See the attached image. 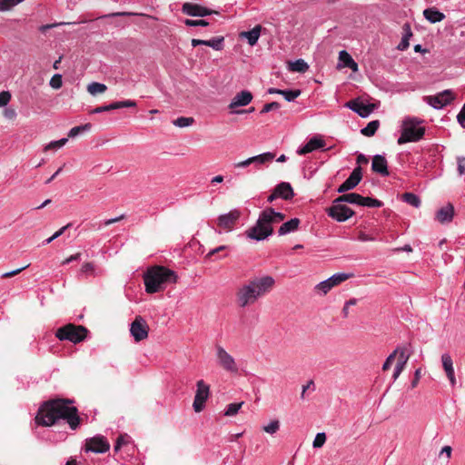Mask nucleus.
Masks as SVG:
<instances>
[{"label":"nucleus","instance_id":"nucleus-1","mask_svg":"<svg viewBox=\"0 0 465 465\" xmlns=\"http://www.w3.org/2000/svg\"><path fill=\"white\" fill-rule=\"evenodd\" d=\"M70 401L54 400L45 402L39 409L35 417L38 424L43 426H52L60 419L66 420L72 430H75L79 425V417L77 409L70 406Z\"/></svg>","mask_w":465,"mask_h":465},{"label":"nucleus","instance_id":"nucleus-2","mask_svg":"<svg viewBox=\"0 0 465 465\" xmlns=\"http://www.w3.org/2000/svg\"><path fill=\"white\" fill-rule=\"evenodd\" d=\"M275 286L272 276L263 274L254 276L242 284L235 292V301L240 308H246L256 303L269 294Z\"/></svg>","mask_w":465,"mask_h":465},{"label":"nucleus","instance_id":"nucleus-3","mask_svg":"<svg viewBox=\"0 0 465 465\" xmlns=\"http://www.w3.org/2000/svg\"><path fill=\"white\" fill-rule=\"evenodd\" d=\"M284 218L283 213L275 212L272 208H267L260 213L256 223L246 230L244 233L248 239L257 242L263 241L272 234V224L282 222Z\"/></svg>","mask_w":465,"mask_h":465},{"label":"nucleus","instance_id":"nucleus-4","mask_svg":"<svg viewBox=\"0 0 465 465\" xmlns=\"http://www.w3.org/2000/svg\"><path fill=\"white\" fill-rule=\"evenodd\" d=\"M177 279V274L164 266L150 267L143 274L145 291L150 294L163 291L166 284L175 283Z\"/></svg>","mask_w":465,"mask_h":465},{"label":"nucleus","instance_id":"nucleus-5","mask_svg":"<svg viewBox=\"0 0 465 465\" xmlns=\"http://www.w3.org/2000/svg\"><path fill=\"white\" fill-rule=\"evenodd\" d=\"M423 120L414 116H406L401 121V135L398 138V144L415 143L421 140L425 134Z\"/></svg>","mask_w":465,"mask_h":465},{"label":"nucleus","instance_id":"nucleus-6","mask_svg":"<svg viewBox=\"0 0 465 465\" xmlns=\"http://www.w3.org/2000/svg\"><path fill=\"white\" fill-rule=\"evenodd\" d=\"M87 330L82 325L66 324L57 329L56 338L60 341H70L74 343L82 341L86 336Z\"/></svg>","mask_w":465,"mask_h":465},{"label":"nucleus","instance_id":"nucleus-7","mask_svg":"<svg viewBox=\"0 0 465 465\" xmlns=\"http://www.w3.org/2000/svg\"><path fill=\"white\" fill-rule=\"evenodd\" d=\"M215 358L218 366L223 371L232 374L239 371V367L233 356L220 344L215 345Z\"/></svg>","mask_w":465,"mask_h":465},{"label":"nucleus","instance_id":"nucleus-8","mask_svg":"<svg viewBox=\"0 0 465 465\" xmlns=\"http://www.w3.org/2000/svg\"><path fill=\"white\" fill-rule=\"evenodd\" d=\"M353 277L352 273L339 272L331 275L330 278L319 282L315 286V291L322 295L327 294L333 287L341 284L348 279Z\"/></svg>","mask_w":465,"mask_h":465},{"label":"nucleus","instance_id":"nucleus-9","mask_svg":"<svg viewBox=\"0 0 465 465\" xmlns=\"http://www.w3.org/2000/svg\"><path fill=\"white\" fill-rule=\"evenodd\" d=\"M210 396V386L200 380L196 382V392L193 403V408L195 412H201L204 407L205 402Z\"/></svg>","mask_w":465,"mask_h":465},{"label":"nucleus","instance_id":"nucleus-10","mask_svg":"<svg viewBox=\"0 0 465 465\" xmlns=\"http://www.w3.org/2000/svg\"><path fill=\"white\" fill-rule=\"evenodd\" d=\"M455 97L456 95L453 94V92L450 89H447L437 94L436 95L425 96L424 100L433 108L441 109L450 104L455 99Z\"/></svg>","mask_w":465,"mask_h":465},{"label":"nucleus","instance_id":"nucleus-11","mask_svg":"<svg viewBox=\"0 0 465 465\" xmlns=\"http://www.w3.org/2000/svg\"><path fill=\"white\" fill-rule=\"evenodd\" d=\"M241 214L240 210L233 209L227 213L219 215L216 219L218 227L227 232L232 231L239 221Z\"/></svg>","mask_w":465,"mask_h":465},{"label":"nucleus","instance_id":"nucleus-12","mask_svg":"<svg viewBox=\"0 0 465 465\" xmlns=\"http://www.w3.org/2000/svg\"><path fill=\"white\" fill-rule=\"evenodd\" d=\"M149 326L141 316H136L131 323L130 332L135 341H141L148 337Z\"/></svg>","mask_w":465,"mask_h":465},{"label":"nucleus","instance_id":"nucleus-13","mask_svg":"<svg viewBox=\"0 0 465 465\" xmlns=\"http://www.w3.org/2000/svg\"><path fill=\"white\" fill-rule=\"evenodd\" d=\"M327 213L337 222H345L354 214V212L342 203H336L335 200L334 204L327 210Z\"/></svg>","mask_w":465,"mask_h":465},{"label":"nucleus","instance_id":"nucleus-14","mask_svg":"<svg viewBox=\"0 0 465 465\" xmlns=\"http://www.w3.org/2000/svg\"><path fill=\"white\" fill-rule=\"evenodd\" d=\"M110 448L107 440L103 436H94L86 440L85 451H92L95 453L106 452Z\"/></svg>","mask_w":465,"mask_h":465},{"label":"nucleus","instance_id":"nucleus-15","mask_svg":"<svg viewBox=\"0 0 465 465\" xmlns=\"http://www.w3.org/2000/svg\"><path fill=\"white\" fill-rule=\"evenodd\" d=\"M346 107L358 114L361 117H368L374 110V104H364L359 99L349 101L345 104Z\"/></svg>","mask_w":465,"mask_h":465},{"label":"nucleus","instance_id":"nucleus-16","mask_svg":"<svg viewBox=\"0 0 465 465\" xmlns=\"http://www.w3.org/2000/svg\"><path fill=\"white\" fill-rule=\"evenodd\" d=\"M362 178L361 168H354L350 176L339 186L338 193H344L356 187Z\"/></svg>","mask_w":465,"mask_h":465},{"label":"nucleus","instance_id":"nucleus-17","mask_svg":"<svg viewBox=\"0 0 465 465\" xmlns=\"http://www.w3.org/2000/svg\"><path fill=\"white\" fill-rule=\"evenodd\" d=\"M182 11L183 14L190 15V16H206L213 13H215L214 11H212L204 6H202L197 4L193 3H184L182 6Z\"/></svg>","mask_w":465,"mask_h":465},{"label":"nucleus","instance_id":"nucleus-18","mask_svg":"<svg viewBox=\"0 0 465 465\" xmlns=\"http://www.w3.org/2000/svg\"><path fill=\"white\" fill-rule=\"evenodd\" d=\"M252 93L250 91L243 90L235 94V96L232 98V100L229 104L228 107L230 109H234L236 107L245 106V105L249 104L252 102Z\"/></svg>","mask_w":465,"mask_h":465},{"label":"nucleus","instance_id":"nucleus-19","mask_svg":"<svg viewBox=\"0 0 465 465\" xmlns=\"http://www.w3.org/2000/svg\"><path fill=\"white\" fill-rule=\"evenodd\" d=\"M134 106H136V103L133 100L119 101V102L112 103L108 105H103V106L96 107L92 111V114H100V113L108 112L111 110L126 108V107H134Z\"/></svg>","mask_w":465,"mask_h":465},{"label":"nucleus","instance_id":"nucleus-20","mask_svg":"<svg viewBox=\"0 0 465 465\" xmlns=\"http://www.w3.org/2000/svg\"><path fill=\"white\" fill-rule=\"evenodd\" d=\"M441 362L443 370L448 377L450 383L452 387L456 385V378L453 368V361L449 353H444L441 355Z\"/></svg>","mask_w":465,"mask_h":465},{"label":"nucleus","instance_id":"nucleus-21","mask_svg":"<svg viewBox=\"0 0 465 465\" xmlns=\"http://www.w3.org/2000/svg\"><path fill=\"white\" fill-rule=\"evenodd\" d=\"M409 358H410V353L407 351L406 348L401 347V351H399V359L396 363V366H395V369L393 371V375H392V379L394 381L399 378L401 373L405 369Z\"/></svg>","mask_w":465,"mask_h":465},{"label":"nucleus","instance_id":"nucleus-22","mask_svg":"<svg viewBox=\"0 0 465 465\" xmlns=\"http://www.w3.org/2000/svg\"><path fill=\"white\" fill-rule=\"evenodd\" d=\"M325 145V142L320 137H312L311 138L307 143L299 148L297 153L300 155H303L309 153H312L317 149H321Z\"/></svg>","mask_w":465,"mask_h":465},{"label":"nucleus","instance_id":"nucleus-23","mask_svg":"<svg viewBox=\"0 0 465 465\" xmlns=\"http://www.w3.org/2000/svg\"><path fill=\"white\" fill-rule=\"evenodd\" d=\"M371 169L374 173H380L382 176L389 174L387 161L385 157L381 154L373 156Z\"/></svg>","mask_w":465,"mask_h":465},{"label":"nucleus","instance_id":"nucleus-24","mask_svg":"<svg viewBox=\"0 0 465 465\" xmlns=\"http://www.w3.org/2000/svg\"><path fill=\"white\" fill-rule=\"evenodd\" d=\"M223 41L224 38L223 36L213 37L210 40L193 39L192 45L193 47L197 45H206L212 47L216 51H220L223 48Z\"/></svg>","mask_w":465,"mask_h":465},{"label":"nucleus","instance_id":"nucleus-25","mask_svg":"<svg viewBox=\"0 0 465 465\" xmlns=\"http://www.w3.org/2000/svg\"><path fill=\"white\" fill-rule=\"evenodd\" d=\"M454 216V207L448 203L436 213V220L440 223H449Z\"/></svg>","mask_w":465,"mask_h":465},{"label":"nucleus","instance_id":"nucleus-26","mask_svg":"<svg viewBox=\"0 0 465 465\" xmlns=\"http://www.w3.org/2000/svg\"><path fill=\"white\" fill-rule=\"evenodd\" d=\"M262 29V25H257L250 31L242 32L240 34V37L246 38L248 41V44L251 46H253L257 44V42L259 40Z\"/></svg>","mask_w":465,"mask_h":465},{"label":"nucleus","instance_id":"nucleus-27","mask_svg":"<svg viewBox=\"0 0 465 465\" xmlns=\"http://www.w3.org/2000/svg\"><path fill=\"white\" fill-rule=\"evenodd\" d=\"M274 190L278 194V197L283 200H290L294 195L292 187L289 183L286 182H282L279 183Z\"/></svg>","mask_w":465,"mask_h":465},{"label":"nucleus","instance_id":"nucleus-28","mask_svg":"<svg viewBox=\"0 0 465 465\" xmlns=\"http://www.w3.org/2000/svg\"><path fill=\"white\" fill-rule=\"evenodd\" d=\"M300 223L301 222L298 218H292L290 221L283 223L278 230V234L282 236L295 232L299 228Z\"/></svg>","mask_w":465,"mask_h":465},{"label":"nucleus","instance_id":"nucleus-29","mask_svg":"<svg viewBox=\"0 0 465 465\" xmlns=\"http://www.w3.org/2000/svg\"><path fill=\"white\" fill-rule=\"evenodd\" d=\"M423 16L431 24L441 22L445 18V15L435 7L425 9L423 11Z\"/></svg>","mask_w":465,"mask_h":465},{"label":"nucleus","instance_id":"nucleus-30","mask_svg":"<svg viewBox=\"0 0 465 465\" xmlns=\"http://www.w3.org/2000/svg\"><path fill=\"white\" fill-rule=\"evenodd\" d=\"M275 157V153L267 152L261 153L259 155L252 156V164H253L256 168H259L261 165L268 163L272 162Z\"/></svg>","mask_w":465,"mask_h":465},{"label":"nucleus","instance_id":"nucleus-31","mask_svg":"<svg viewBox=\"0 0 465 465\" xmlns=\"http://www.w3.org/2000/svg\"><path fill=\"white\" fill-rule=\"evenodd\" d=\"M339 60L341 63H342L343 67H348L351 69L353 72L358 71L357 63L352 59V57L348 52L344 50L341 51L339 53Z\"/></svg>","mask_w":465,"mask_h":465},{"label":"nucleus","instance_id":"nucleus-32","mask_svg":"<svg viewBox=\"0 0 465 465\" xmlns=\"http://www.w3.org/2000/svg\"><path fill=\"white\" fill-rule=\"evenodd\" d=\"M362 197L363 196H361L358 193H351L343 194V195L340 196L339 198H337L336 203H349L351 204L360 205V203L362 201Z\"/></svg>","mask_w":465,"mask_h":465},{"label":"nucleus","instance_id":"nucleus-33","mask_svg":"<svg viewBox=\"0 0 465 465\" xmlns=\"http://www.w3.org/2000/svg\"><path fill=\"white\" fill-rule=\"evenodd\" d=\"M308 64L302 59H298L289 64V69L292 72L304 73L308 70Z\"/></svg>","mask_w":465,"mask_h":465},{"label":"nucleus","instance_id":"nucleus-34","mask_svg":"<svg viewBox=\"0 0 465 465\" xmlns=\"http://www.w3.org/2000/svg\"><path fill=\"white\" fill-rule=\"evenodd\" d=\"M379 126L380 122L378 120L371 121L364 128L361 130V133L365 136L371 137L374 135Z\"/></svg>","mask_w":465,"mask_h":465},{"label":"nucleus","instance_id":"nucleus-35","mask_svg":"<svg viewBox=\"0 0 465 465\" xmlns=\"http://www.w3.org/2000/svg\"><path fill=\"white\" fill-rule=\"evenodd\" d=\"M404 29H405V34L402 36L401 41L400 42V44L397 46V49L401 50V51H404V50H406L409 47V45H410V42H409L410 41V37L412 35L411 28H410L409 25H405Z\"/></svg>","mask_w":465,"mask_h":465},{"label":"nucleus","instance_id":"nucleus-36","mask_svg":"<svg viewBox=\"0 0 465 465\" xmlns=\"http://www.w3.org/2000/svg\"><path fill=\"white\" fill-rule=\"evenodd\" d=\"M80 274L88 277V276H95L98 274L95 265L93 262H85L82 265L80 270Z\"/></svg>","mask_w":465,"mask_h":465},{"label":"nucleus","instance_id":"nucleus-37","mask_svg":"<svg viewBox=\"0 0 465 465\" xmlns=\"http://www.w3.org/2000/svg\"><path fill=\"white\" fill-rule=\"evenodd\" d=\"M106 89H107V87L105 84L97 83V82H93V83L89 84L87 86V91L92 95L103 94L106 91Z\"/></svg>","mask_w":465,"mask_h":465},{"label":"nucleus","instance_id":"nucleus-38","mask_svg":"<svg viewBox=\"0 0 465 465\" xmlns=\"http://www.w3.org/2000/svg\"><path fill=\"white\" fill-rule=\"evenodd\" d=\"M280 420H272L268 424L262 426V430L270 435H274L280 430Z\"/></svg>","mask_w":465,"mask_h":465},{"label":"nucleus","instance_id":"nucleus-39","mask_svg":"<svg viewBox=\"0 0 465 465\" xmlns=\"http://www.w3.org/2000/svg\"><path fill=\"white\" fill-rule=\"evenodd\" d=\"M402 199L405 203H409L413 207H419L420 205V198L412 193H405L402 194Z\"/></svg>","mask_w":465,"mask_h":465},{"label":"nucleus","instance_id":"nucleus-40","mask_svg":"<svg viewBox=\"0 0 465 465\" xmlns=\"http://www.w3.org/2000/svg\"><path fill=\"white\" fill-rule=\"evenodd\" d=\"M399 351H401V347H397L385 360L384 363L382 364V371H387L391 369L396 356L399 354Z\"/></svg>","mask_w":465,"mask_h":465},{"label":"nucleus","instance_id":"nucleus-41","mask_svg":"<svg viewBox=\"0 0 465 465\" xmlns=\"http://www.w3.org/2000/svg\"><path fill=\"white\" fill-rule=\"evenodd\" d=\"M243 401L238 402V403H230L226 410L224 411V416L232 417L238 413L239 410L243 405Z\"/></svg>","mask_w":465,"mask_h":465},{"label":"nucleus","instance_id":"nucleus-42","mask_svg":"<svg viewBox=\"0 0 465 465\" xmlns=\"http://www.w3.org/2000/svg\"><path fill=\"white\" fill-rule=\"evenodd\" d=\"M90 129H91L90 124H85L83 125L73 127L68 133V137L74 138L81 133H83L84 131H89Z\"/></svg>","mask_w":465,"mask_h":465},{"label":"nucleus","instance_id":"nucleus-43","mask_svg":"<svg viewBox=\"0 0 465 465\" xmlns=\"http://www.w3.org/2000/svg\"><path fill=\"white\" fill-rule=\"evenodd\" d=\"M193 122H194V120L192 117L181 116V117H178L177 119H175L173 122V124L177 127L183 128V127L192 125Z\"/></svg>","mask_w":465,"mask_h":465},{"label":"nucleus","instance_id":"nucleus-44","mask_svg":"<svg viewBox=\"0 0 465 465\" xmlns=\"http://www.w3.org/2000/svg\"><path fill=\"white\" fill-rule=\"evenodd\" d=\"M360 206L381 207L382 203L377 199H373L371 197H362V201L360 203Z\"/></svg>","mask_w":465,"mask_h":465},{"label":"nucleus","instance_id":"nucleus-45","mask_svg":"<svg viewBox=\"0 0 465 465\" xmlns=\"http://www.w3.org/2000/svg\"><path fill=\"white\" fill-rule=\"evenodd\" d=\"M67 138H62L57 141H52L45 147V151L60 149L67 143Z\"/></svg>","mask_w":465,"mask_h":465},{"label":"nucleus","instance_id":"nucleus-46","mask_svg":"<svg viewBox=\"0 0 465 465\" xmlns=\"http://www.w3.org/2000/svg\"><path fill=\"white\" fill-rule=\"evenodd\" d=\"M281 94L283 95L284 99L288 102L294 101L300 94V90H282Z\"/></svg>","mask_w":465,"mask_h":465},{"label":"nucleus","instance_id":"nucleus-47","mask_svg":"<svg viewBox=\"0 0 465 465\" xmlns=\"http://www.w3.org/2000/svg\"><path fill=\"white\" fill-rule=\"evenodd\" d=\"M326 441V434L324 432H319L316 434L313 442L312 447L315 449L322 448Z\"/></svg>","mask_w":465,"mask_h":465},{"label":"nucleus","instance_id":"nucleus-48","mask_svg":"<svg viewBox=\"0 0 465 465\" xmlns=\"http://www.w3.org/2000/svg\"><path fill=\"white\" fill-rule=\"evenodd\" d=\"M50 86L54 89H59L61 88L63 82H62V75L59 74H54L51 80H50Z\"/></svg>","mask_w":465,"mask_h":465},{"label":"nucleus","instance_id":"nucleus-49","mask_svg":"<svg viewBox=\"0 0 465 465\" xmlns=\"http://www.w3.org/2000/svg\"><path fill=\"white\" fill-rule=\"evenodd\" d=\"M184 24L187 26H207V25H209V23L203 19H201V20L185 19Z\"/></svg>","mask_w":465,"mask_h":465},{"label":"nucleus","instance_id":"nucleus-50","mask_svg":"<svg viewBox=\"0 0 465 465\" xmlns=\"http://www.w3.org/2000/svg\"><path fill=\"white\" fill-rule=\"evenodd\" d=\"M129 439L128 435L119 436L114 445V451H118L123 445H126L129 442Z\"/></svg>","mask_w":465,"mask_h":465},{"label":"nucleus","instance_id":"nucleus-51","mask_svg":"<svg viewBox=\"0 0 465 465\" xmlns=\"http://www.w3.org/2000/svg\"><path fill=\"white\" fill-rule=\"evenodd\" d=\"M280 108V104L277 102H272L263 105L261 114H266L273 110Z\"/></svg>","mask_w":465,"mask_h":465},{"label":"nucleus","instance_id":"nucleus-52","mask_svg":"<svg viewBox=\"0 0 465 465\" xmlns=\"http://www.w3.org/2000/svg\"><path fill=\"white\" fill-rule=\"evenodd\" d=\"M11 100V94L8 91H3L0 93V107L7 105Z\"/></svg>","mask_w":465,"mask_h":465},{"label":"nucleus","instance_id":"nucleus-53","mask_svg":"<svg viewBox=\"0 0 465 465\" xmlns=\"http://www.w3.org/2000/svg\"><path fill=\"white\" fill-rule=\"evenodd\" d=\"M29 266V264L24 266V267H21V268H18V269H15V270H13V271H10V272H5L1 275V278H10V277H14L17 274H19L21 272H23L25 269H26L27 267Z\"/></svg>","mask_w":465,"mask_h":465},{"label":"nucleus","instance_id":"nucleus-54","mask_svg":"<svg viewBox=\"0 0 465 465\" xmlns=\"http://www.w3.org/2000/svg\"><path fill=\"white\" fill-rule=\"evenodd\" d=\"M458 173L460 175H463L465 173V157H458Z\"/></svg>","mask_w":465,"mask_h":465},{"label":"nucleus","instance_id":"nucleus-55","mask_svg":"<svg viewBox=\"0 0 465 465\" xmlns=\"http://www.w3.org/2000/svg\"><path fill=\"white\" fill-rule=\"evenodd\" d=\"M457 120L459 124L465 128V104H463L460 112L457 115Z\"/></svg>","mask_w":465,"mask_h":465},{"label":"nucleus","instance_id":"nucleus-56","mask_svg":"<svg viewBox=\"0 0 465 465\" xmlns=\"http://www.w3.org/2000/svg\"><path fill=\"white\" fill-rule=\"evenodd\" d=\"M125 218V215L124 214H121L120 216L118 217H115V218H112V219H108V220H105L104 221V226H108V225H111L114 223H117V222H120L122 220H124Z\"/></svg>","mask_w":465,"mask_h":465},{"label":"nucleus","instance_id":"nucleus-57","mask_svg":"<svg viewBox=\"0 0 465 465\" xmlns=\"http://www.w3.org/2000/svg\"><path fill=\"white\" fill-rule=\"evenodd\" d=\"M125 218V215L124 214H121L120 216L118 217H115V218H112V219H108V220H105L104 221V226H108V225H111L114 223H117V222H120L122 220H124Z\"/></svg>","mask_w":465,"mask_h":465},{"label":"nucleus","instance_id":"nucleus-58","mask_svg":"<svg viewBox=\"0 0 465 465\" xmlns=\"http://www.w3.org/2000/svg\"><path fill=\"white\" fill-rule=\"evenodd\" d=\"M251 164H252V159H251V157H249L243 161L234 163V167L235 168H245Z\"/></svg>","mask_w":465,"mask_h":465},{"label":"nucleus","instance_id":"nucleus-59","mask_svg":"<svg viewBox=\"0 0 465 465\" xmlns=\"http://www.w3.org/2000/svg\"><path fill=\"white\" fill-rule=\"evenodd\" d=\"M420 376H421V371H420V369H417L414 372V379L411 381V388H415L418 385Z\"/></svg>","mask_w":465,"mask_h":465},{"label":"nucleus","instance_id":"nucleus-60","mask_svg":"<svg viewBox=\"0 0 465 465\" xmlns=\"http://www.w3.org/2000/svg\"><path fill=\"white\" fill-rule=\"evenodd\" d=\"M358 239L361 241V242H369V241H374L375 238L363 232H360L359 235H358Z\"/></svg>","mask_w":465,"mask_h":465},{"label":"nucleus","instance_id":"nucleus-61","mask_svg":"<svg viewBox=\"0 0 465 465\" xmlns=\"http://www.w3.org/2000/svg\"><path fill=\"white\" fill-rule=\"evenodd\" d=\"M228 247L226 245H221V246H218L217 248H214L213 250H211L207 255H206V258H210L212 257L213 255H214L215 253L217 252H220L225 249H227Z\"/></svg>","mask_w":465,"mask_h":465},{"label":"nucleus","instance_id":"nucleus-62","mask_svg":"<svg viewBox=\"0 0 465 465\" xmlns=\"http://www.w3.org/2000/svg\"><path fill=\"white\" fill-rule=\"evenodd\" d=\"M314 383L312 381H309L307 382V384L303 385L302 386V393H301V399L302 400H304L305 399V393L306 391H308V390L312 386L313 387Z\"/></svg>","mask_w":465,"mask_h":465},{"label":"nucleus","instance_id":"nucleus-63","mask_svg":"<svg viewBox=\"0 0 465 465\" xmlns=\"http://www.w3.org/2000/svg\"><path fill=\"white\" fill-rule=\"evenodd\" d=\"M4 114L8 119H14L16 116V112L15 109L6 108L4 112Z\"/></svg>","mask_w":465,"mask_h":465},{"label":"nucleus","instance_id":"nucleus-64","mask_svg":"<svg viewBox=\"0 0 465 465\" xmlns=\"http://www.w3.org/2000/svg\"><path fill=\"white\" fill-rule=\"evenodd\" d=\"M81 257V253L80 252H77L75 254H73L71 255L70 257L66 258L64 262H63V264H67V263H70L74 261H78Z\"/></svg>","mask_w":465,"mask_h":465}]
</instances>
